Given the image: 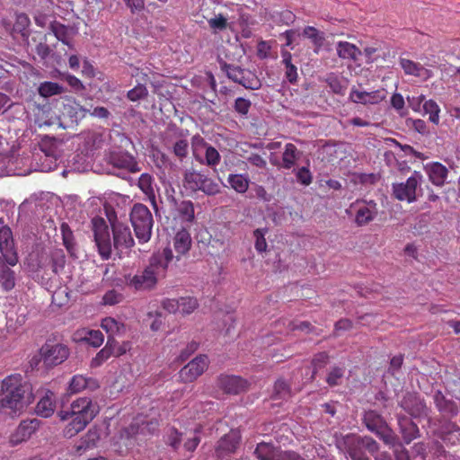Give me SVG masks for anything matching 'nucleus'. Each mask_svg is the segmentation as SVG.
<instances>
[{
  "mask_svg": "<svg viewBox=\"0 0 460 460\" xmlns=\"http://www.w3.org/2000/svg\"><path fill=\"white\" fill-rule=\"evenodd\" d=\"M91 225L93 240L102 260H109L111 257L112 246L118 252H122L124 250H130L135 244L130 228L124 223L112 224L113 244L109 226L102 217H94Z\"/></svg>",
  "mask_w": 460,
  "mask_h": 460,
  "instance_id": "1",
  "label": "nucleus"
},
{
  "mask_svg": "<svg viewBox=\"0 0 460 460\" xmlns=\"http://www.w3.org/2000/svg\"><path fill=\"white\" fill-rule=\"evenodd\" d=\"M32 401L31 386L21 374H11L0 382V415L21 413Z\"/></svg>",
  "mask_w": 460,
  "mask_h": 460,
  "instance_id": "2",
  "label": "nucleus"
},
{
  "mask_svg": "<svg viewBox=\"0 0 460 460\" xmlns=\"http://www.w3.org/2000/svg\"><path fill=\"white\" fill-rule=\"evenodd\" d=\"M99 413V407L89 397H80L73 401L69 410H62L58 416L62 420H69L63 433L71 438L84 430Z\"/></svg>",
  "mask_w": 460,
  "mask_h": 460,
  "instance_id": "3",
  "label": "nucleus"
},
{
  "mask_svg": "<svg viewBox=\"0 0 460 460\" xmlns=\"http://www.w3.org/2000/svg\"><path fill=\"white\" fill-rule=\"evenodd\" d=\"M170 247L164 249L162 253H155L151 256L149 264L142 271L134 276L126 278L127 285L137 291L149 290L155 287L159 276H164L168 264L173 259Z\"/></svg>",
  "mask_w": 460,
  "mask_h": 460,
  "instance_id": "4",
  "label": "nucleus"
},
{
  "mask_svg": "<svg viewBox=\"0 0 460 460\" xmlns=\"http://www.w3.org/2000/svg\"><path fill=\"white\" fill-rule=\"evenodd\" d=\"M66 264V257L63 252L55 253L50 259L41 258L37 265L29 264L30 272L33 279L41 285L48 284L53 275L58 274Z\"/></svg>",
  "mask_w": 460,
  "mask_h": 460,
  "instance_id": "5",
  "label": "nucleus"
},
{
  "mask_svg": "<svg viewBox=\"0 0 460 460\" xmlns=\"http://www.w3.org/2000/svg\"><path fill=\"white\" fill-rule=\"evenodd\" d=\"M130 221L139 243H147L152 236L154 218L143 203H135L130 213Z\"/></svg>",
  "mask_w": 460,
  "mask_h": 460,
  "instance_id": "6",
  "label": "nucleus"
},
{
  "mask_svg": "<svg viewBox=\"0 0 460 460\" xmlns=\"http://www.w3.org/2000/svg\"><path fill=\"white\" fill-rule=\"evenodd\" d=\"M56 108L58 111L59 120L67 126L78 124L89 112L75 97L68 95L61 96L56 100Z\"/></svg>",
  "mask_w": 460,
  "mask_h": 460,
  "instance_id": "7",
  "label": "nucleus"
},
{
  "mask_svg": "<svg viewBox=\"0 0 460 460\" xmlns=\"http://www.w3.org/2000/svg\"><path fill=\"white\" fill-rule=\"evenodd\" d=\"M422 174L414 171L405 182L394 183L393 193L394 198L401 201L404 199L415 201L418 198H421L423 196L420 188Z\"/></svg>",
  "mask_w": 460,
  "mask_h": 460,
  "instance_id": "8",
  "label": "nucleus"
},
{
  "mask_svg": "<svg viewBox=\"0 0 460 460\" xmlns=\"http://www.w3.org/2000/svg\"><path fill=\"white\" fill-rule=\"evenodd\" d=\"M107 164L127 173H137L141 167L137 158L128 151L111 150L106 154Z\"/></svg>",
  "mask_w": 460,
  "mask_h": 460,
  "instance_id": "9",
  "label": "nucleus"
},
{
  "mask_svg": "<svg viewBox=\"0 0 460 460\" xmlns=\"http://www.w3.org/2000/svg\"><path fill=\"white\" fill-rule=\"evenodd\" d=\"M241 433L237 429H231L217 440L215 446V456L217 460H231L236 453L241 443Z\"/></svg>",
  "mask_w": 460,
  "mask_h": 460,
  "instance_id": "10",
  "label": "nucleus"
},
{
  "mask_svg": "<svg viewBox=\"0 0 460 460\" xmlns=\"http://www.w3.org/2000/svg\"><path fill=\"white\" fill-rule=\"evenodd\" d=\"M44 364L55 367L63 363L69 356V349L61 343L47 341L40 350Z\"/></svg>",
  "mask_w": 460,
  "mask_h": 460,
  "instance_id": "11",
  "label": "nucleus"
},
{
  "mask_svg": "<svg viewBox=\"0 0 460 460\" xmlns=\"http://www.w3.org/2000/svg\"><path fill=\"white\" fill-rule=\"evenodd\" d=\"M208 356L200 354L180 370L179 378L182 383H191L208 369Z\"/></svg>",
  "mask_w": 460,
  "mask_h": 460,
  "instance_id": "12",
  "label": "nucleus"
},
{
  "mask_svg": "<svg viewBox=\"0 0 460 460\" xmlns=\"http://www.w3.org/2000/svg\"><path fill=\"white\" fill-rule=\"evenodd\" d=\"M0 258L5 259L10 265H16L19 261L13 232L7 226L0 227Z\"/></svg>",
  "mask_w": 460,
  "mask_h": 460,
  "instance_id": "13",
  "label": "nucleus"
},
{
  "mask_svg": "<svg viewBox=\"0 0 460 460\" xmlns=\"http://www.w3.org/2000/svg\"><path fill=\"white\" fill-rule=\"evenodd\" d=\"M217 386L227 394H239L249 387L246 379L234 375H220L217 378Z\"/></svg>",
  "mask_w": 460,
  "mask_h": 460,
  "instance_id": "14",
  "label": "nucleus"
},
{
  "mask_svg": "<svg viewBox=\"0 0 460 460\" xmlns=\"http://www.w3.org/2000/svg\"><path fill=\"white\" fill-rule=\"evenodd\" d=\"M41 421L38 419H29L21 421L16 429L10 435L9 443L12 447L28 440L40 428Z\"/></svg>",
  "mask_w": 460,
  "mask_h": 460,
  "instance_id": "15",
  "label": "nucleus"
},
{
  "mask_svg": "<svg viewBox=\"0 0 460 460\" xmlns=\"http://www.w3.org/2000/svg\"><path fill=\"white\" fill-rule=\"evenodd\" d=\"M400 406L412 418L428 415V408L424 400L415 393H406L400 402Z\"/></svg>",
  "mask_w": 460,
  "mask_h": 460,
  "instance_id": "16",
  "label": "nucleus"
},
{
  "mask_svg": "<svg viewBox=\"0 0 460 460\" xmlns=\"http://www.w3.org/2000/svg\"><path fill=\"white\" fill-rule=\"evenodd\" d=\"M376 436L382 439L385 444L393 447L394 455H396V450L404 449L394 432L383 422V420L377 414H376Z\"/></svg>",
  "mask_w": 460,
  "mask_h": 460,
  "instance_id": "17",
  "label": "nucleus"
},
{
  "mask_svg": "<svg viewBox=\"0 0 460 460\" xmlns=\"http://www.w3.org/2000/svg\"><path fill=\"white\" fill-rule=\"evenodd\" d=\"M193 140H197L202 147L205 148V158L203 159L197 153L196 148L193 149V155L196 161L201 164L215 168L221 160L219 152L212 146L208 145L202 137H195Z\"/></svg>",
  "mask_w": 460,
  "mask_h": 460,
  "instance_id": "18",
  "label": "nucleus"
},
{
  "mask_svg": "<svg viewBox=\"0 0 460 460\" xmlns=\"http://www.w3.org/2000/svg\"><path fill=\"white\" fill-rule=\"evenodd\" d=\"M99 386V383L95 378L87 377L84 375H75L69 382L67 392L74 394L84 390L94 391Z\"/></svg>",
  "mask_w": 460,
  "mask_h": 460,
  "instance_id": "19",
  "label": "nucleus"
},
{
  "mask_svg": "<svg viewBox=\"0 0 460 460\" xmlns=\"http://www.w3.org/2000/svg\"><path fill=\"white\" fill-rule=\"evenodd\" d=\"M192 240L190 232L182 228L179 230L172 239L173 249L176 252L175 258L180 261L191 248Z\"/></svg>",
  "mask_w": 460,
  "mask_h": 460,
  "instance_id": "20",
  "label": "nucleus"
},
{
  "mask_svg": "<svg viewBox=\"0 0 460 460\" xmlns=\"http://www.w3.org/2000/svg\"><path fill=\"white\" fill-rule=\"evenodd\" d=\"M433 399L436 408L443 416L453 418L458 414L457 404L454 401L447 399L442 392L437 391Z\"/></svg>",
  "mask_w": 460,
  "mask_h": 460,
  "instance_id": "21",
  "label": "nucleus"
},
{
  "mask_svg": "<svg viewBox=\"0 0 460 460\" xmlns=\"http://www.w3.org/2000/svg\"><path fill=\"white\" fill-rule=\"evenodd\" d=\"M56 410V396L49 390L40 398L36 405V413L43 418H49L53 415Z\"/></svg>",
  "mask_w": 460,
  "mask_h": 460,
  "instance_id": "22",
  "label": "nucleus"
},
{
  "mask_svg": "<svg viewBox=\"0 0 460 460\" xmlns=\"http://www.w3.org/2000/svg\"><path fill=\"white\" fill-rule=\"evenodd\" d=\"M5 259L0 258V286L4 291H10L15 287V272Z\"/></svg>",
  "mask_w": 460,
  "mask_h": 460,
  "instance_id": "23",
  "label": "nucleus"
},
{
  "mask_svg": "<svg viewBox=\"0 0 460 460\" xmlns=\"http://www.w3.org/2000/svg\"><path fill=\"white\" fill-rule=\"evenodd\" d=\"M100 437L96 429H90L77 442L75 443L74 453L81 456L88 449L96 446Z\"/></svg>",
  "mask_w": 460,
  "mask_h": 460,
  "instance_id": "24",
  "label": "nucleus"
},
{
  "mask_svg": "<svg viewBox=\"0 0 460 460\" xmlns=\"http://www.w3.org/2000/svg\"><path fill=\"white\" fill-rule=\"evenodd\" d=\"M400 430L406 444H410L413 439L420 436V429L416 423L411 419L403 416L398 418Z\"/></svg>",
  "mask_w": 460,
  "mask_h": 460,
  "instance_id": "25",
  "label": "nucleus"
},
{
  "mask_svg": "<svg viewBox=\"0 0 460 460\" xmlns=\"http://www.w3.org/2000/svg\"><path fill=\"white\" fill-rule=\"evenodd\" d=\"M439 437L447 444H460V427L456 422L447 421L442 425Z\"/></svg>",
  "mask_w": 460,
  "mask_h": 460,
  "instance_id": "26",
  "label": "nucleus"
},
{
  "mask_svg": "<svg viewBox=\"0 0 460 460\" xmlns=\"http://www.w3.org/2000/svg\"><path fill=\"white\" fill-rule=\"evenodd\" d=\"M394 53L385 42H376V62L378 66H389L393 62Z\"/></svg>",
  "mask_w": 460,
  "mask_h": 460,
  "instance_id": "27",
  "label": "nucleus"
},
{
  "mask_svg": "<svg viewBox=\"0 0 460 460\" xmlns=\"http://www.w3.org/2000/svg\"><path fill=\"white\" fill-rule=\"evenodd\" d=\"M300 155L301 153L294 144H286L284 152L282 154L281 167L286 170L291 169L296 164V161L300 158Z\"/></svg>",
  "mask_w": 460,
  "mask_h": 460,
  "instance_id": "28",
  "label": "nucleus"
},
{
  "mask_svg": "<svg viewBox=\"0 0 460 460\" xmlns=\"http://www.w3.org/2000/svg\"><path fill=\"white\" fill-rule=\"evenodd\" d=\"M448 170L440 163H434L429 169V180L437 186H442L446 181Z\"/></svg>",
  "mask_w": 460,
  "mask_h": 460,
  "instance_id": "29",
  "label": "nucleus"
},
{
  "mask_svg": "<svg viewBox=\"0 0 460 460\" xmlns=\"http://www.w3.org/2000/svg\"><path fill=\"white\" fill-rule=\"evenodd\" d=\"M337 53L343 59L357 60L361 54L360 50L354 45L347 41H341L337 45Z\"/></svg>",
  "mask_w": 460,
  "mask_h": 460,
  "instance_id": "30",
  "label": "nucleus"
},
{
  "mask_svg": "<svg viewBox=\"0 0 460 460\" xmlns=\"http://www.w3.org/2000/svg\"><path fill=\"white\" fill-rule=\"evenodd\" d=\"M254 455L259 460H277L278 450L270 443H259L255 448Z\"/></svg>",
  "mask_w": 460,
  "mask_h": 460,
  "instance_id": "31",
  "label": "nucleus"
},
{
  "mask_svg": "<svg viewBox=\"0 0 460 460\" xmlns=\"http://www.w3.org/2000/svg\"><path fill=\"white\" fill-rule=\"evenodd\" d=\"M227 181L232 189L238 193H244L249 188L250 180L244 174H229Z\"/></svg>",
  "mask_w": 460,
  "mask_h": 460,
  "instance_id": "32",
  "label": "nucleus"
},
{
  "mask_svg": "<svg viewBox=\"0 0 460 460\" xmlns=\"http://www.w3.org/2000/svg\"><path fill=\"white\" fill-rule=\"evenodd\" d=\"M38 93L40 96L49 98L64 93V87L58 83L46 81L40 84Z\"/></svg>",
  "mask_w": 460,
  "mask_h": 460,
  "instance_id": "33",
  "label": "nucleus"
},
{
  "mask_svg": "<svg viewBox=\"0 0 460 460\" xmlns=\"http://www.w3.org/2000/svg\"><path fill=\"white\" fill-rule=\"evenodd\" d=\"M153 181V177L148 173H142L138 179V187L146 195L149 201H155Z\"/></svg>",
  "mask_w": 460,
  "mask_h": 460,
  "instance_id": "34",
  "label": "nucleus"
},
{
  "mask_svg": "<svg viewBox=\"0 0 460 460\" xmlns=\"http://www.w3.org/2000/svg\"><path fill=\"white\" fill-rule=\"evenodd\" d=\"M175 207L177 215L181 221L191 222L194 219L193 203H172Z\"/></svg>",
  "mask_w": 460,
  "mask_h": 460,
  "instance_id": "35",
  "label": "nucleus"
},
{
  "mask_svg": "<svg viewBox=\"0 0 460 460\" xmlns=\"http://www.w3.org/2000/svg\"><path fill=\"white\" fill-rule=\"evenodd\" d=\"M218 63L221 70L226 73V76L235 83H237L241 78V75L246 72L245 69H243L234 65L227 64L221 58L218 60Z\"/></svg>",
  "mask_w": 460,
  "mask_h": 460,
  "instance_id": "36",
  "label": "nucleus"
},
{
  "mask_svg": "<svg viewBox=\"0 0 460 460\" xmlns=\"http://www.w3.org/2000/svg\"><path fill=\"white\" fill-rule=\"evenodd\" d=\"M246 89L257 90L261 87V84L258 76L250 70H246L237 82Z\"/></svg>",
  "mask_w": 460,
  "mask_h": 460,
  "instance_id": "37",
  "label": "nucleus"
},
{
  "mask_svg": "<svg viewBox=\"0 0 460 460\" xmlns=\"http://www.w3.org/2000/svg\"><path fill=\"white\" fill-rule=\"evenodd\" d=\"M291 395L289 385L284 379H278L274 385L273 399H288Z\"/></svg>",
  "mask_w": 460,
  "mask_h": 460,
  "instance_id": "38",
  "label": "nucleus"
},
{
  "mask_svg": "<svg viewBox=\"0 0 460 460\" xmlns=\"http://www.w3.org/2000/svg\"><path fill=\"white\" fill-rule=\"evenodd\" d=\"M326 84L330 87L331 91L335 94L344 95L347 85L342 82L339 76L334 74H331L325 79Z\"/></svg>",
  "mask_w": 460,
  "mask_h": 460,
  "instance_id": "39",
  "label": "nucleus"
},
{
  "mask_svg": "<svg viewBox=\"0 0 460 460\" xmlns=\"http://www.w3.org/2000/svg\"><path fill=\"white\" fill-rule=\"evenodd\" d=\"M400 65L404 73L409 75L420 76V72L425 70L420 64L407 58H401Z\"/></svg>",
  "mask_w": 460,
  "mask_h": 460,
  "instance_id": "40",
  "label": "nucleus"
},
{
  "mask_svg": "<svg viewBox=\"0 0 460 460\" xmlns=\"http://www.w3.org/2000/svg\"><path fill=\"white\" fill-rule=\"evenodd\" d=\"M31 21L27 14L21 13L16 14L15 22L13 24V31L20 33L22 36L28 35V28Z\"/></svg>",
  "mask_w": 460,
  "mask_h": 460,
  "instance_id": "41",
  "label": "nucleus"
},
{
  "mask_svg": "<svg viewBox=\"0 0 460 460\" xmlns=\"http://www.w3.org/2000/svg\"><path fill=\"white\" fill-rule=\"evenodd\" d=\"M303 36L311 40L315 47H321L324 40L323 33L313 26H306L303 31Z\"/></svg>",
  "mask_w": 460,
  "mask_h": 460,
  "instance_id": "42",
  "label": "nucleus"
},
{
  "mask_svg": "<svg viewBox=\"0 0 460 460\" xmlns=\"http://www.w3.org/2000/svg\"><path fill=\"white\" fill-rule=\"evenodd\" d=\"M61 234L63 243L69 252H72L75 249V237L72 230L66 223L61 225Z\"/></svg>",
  "mask_w": 460,
  "mask_h": 460,
  "instance_id": "43",
  "label": "nucleus"
},
{
  "mask_svg": "<svg viewBox=\"0 0 460 460\" xmlns=\"http://www.w3.org/2000/svg\"><path fill=\"white\" fill-rule=\"evenodd\" d=\"M423 110L426 113L429 115V119L431 122H433L434 124H438L440 109L435 101H426L423 103Z\"/></svg>",
  "mask_w": 460,
  "mask_h": 460,
  "instance_id": "44",
  "label": "nucleus"
},
{
  "mask_svg": "<svg viewBox=\"0 0 460 460\" xmlns=\"http://www.w3.org/2000/svg\"><path fill=\"white\" fill-rule=\"evenodd\" d=\"M180 312L182 314L193 313L199 306L198 300L192 296L181 297L179 299Z\"/></svg>",
  "mask_w": 460,
  "mask_h": 460,
  "instance_id": "45",
  "label": "nucleus"
},
{
  "mask_svg": "<svg viewBox=\"0 0 460 460\" xmlns=\"http://www.w3.org/2000/svg\"><path fill=\"white\" fill-rule=\"evenodd\" d=\"M111 345H106L96 354V356L91 361L92 367H98L102 364H103L106 360H108L111 357H112V352L111 350Z\"/></svg>",
  "mask_w": 460,
  "mask_h": 460,
  "instance_id": "46",
  "label": "nucleus"
},
{
  "mask_svg": "<svg viewBox=\"0 0 460 460\" xmlns=\"http://www.w3.org/2000/svg\"><path fill=\"white\" fill-rule=\"evenodd\" d=\"M148 95V90L143 84H137L127 93V98L131 102H137L145 99Z\"/></svg>",
  "mask_w": 460,
  "mask_h": 460,
  "instance_id": "47",
  "label": "nucleus"
},
{
  "mask_svg": "<svg viewBox=\"0 0 460 460\" xmlns=\"http://www.w3.org/2000/svg\"><path fill=\"white\" fill-rule=\"evenodd\" d=\"M201 432V426H198L193 430V435L189 437L184 444L183 447L186 451L189 452H194L199 444L200 443V436L199 433Z\"/></svg>",
  "mask_w": 460,
  "mask_h": 460,
  "instance_id": "48",
  "label": "nucleus"
},
{
  "mask_svg": "<svg viewBox=\"0 0 460 460\" xmlns=\"http://www.w3.org/2000/svg\"><path fill=\"white\" fill-rule=\"evenodd\" d=\"M107 344L111 345V350L112 352L113 357H119L124 355L129 349V342H123L122 344H119L113 338L109 337L107 341Z\"/></svg>",
  "mask_w": 460,
  "mask_h": 460,
  "instance_id": "49",
  "label": "nucleus"
},
{
  "mask_svg": "<svg viewBox=\"0 0 460 460\" xmlns=\"http://www.w3.org/2000/svg\"><path fill=\"white\" fill-rule=\"evenodd\" d=\"M172 152L181 161L187 157L189 154V143L186 139L177 140L172 146Z\"/></svg>",
  "mask_w": 460,
  "mask_h": 460,
  "instance_id": "50",
  "label": "nucleus"
},
{
  "mask_svg": "<svg viewBox=\"0 0 460 460\" xmlns=\"http://www.w3.org/2000/svg\"><path fill=\"white\" fill-rule=\"evenodd\" d=\"M84 340L87 343L94 348L100 347L104 340L103 334L99 330H92L87 332Z\"/></svg>",
  "mask_w": 460,
  "mask_h": 460,
  "instance_id": "51",
  "label": "nucleus"
},
{
  "mask_svg": "<svg viewBox=\"0 0 460 460\" xmlns=\"http://www.w3.org/2000/svg\"><path fill=\"white\" fill-rule=\"evenodd\" d=\"M183 433L180 432L176 428H171L168 435V444L174 450H178L181 445Z\"/></svg>",
  "mask_w": 460,
  "mask_h": 460,
  "instance_id": "52",
  "label": "nucleus"
},
{
  "mask_svg": "<svg viewBox=\"0 0 460 460\" xmlns=\"http://www.w3.org/2000/svg\"><path fill=\"white\" fill-rule=\"evenodd\" d=\"M266 232H267L266 228H263V229L258 228V229L254 230V232H253V235L256 239L255 240V249L259 252H265L267 249V243H266V240L264 237Z\"/></svg>",
  "mask_w": 460,
  "mask_h": 460,
  "instance_id": "53",
  "label": "nucleus"
},
{
  "mask_svg": "<svg viewBox=\"0 0 460 460\" xmlns=\"http://www.w3.org/2000/svg\"><path fill=\"white\" fill-rule=\"evenodd\" d=\"M101 326L110 334H114L119 332L123 325L118 323L115 319L107 317L102 321Z\"/></svg>",
  "mask_w": 460,
  "mask_h": 460,
  "instance_id": "54",
  "label": "nucleus"
},
{
  "mask_svg": "<svg viewBox=\"0 0 460 460\" xmlns=\"http://www.w3.org/2000/svg\"><path fill=\"white\" fill-rule=\"evenodd\" d=\"M209 27L214 31H224L227 28V19L222 14H218L215 18H211L208 21Z\"/></svg>",
  "mask_w": 460,
  "mask_h": 460,
  "instance_id": "55",
  "label": "nucleus"
},
{
  "mask_svg": "<svg viewBox=\"0 0 460 460\" xmlns=\"http://www.w3.org/2000/svg\"><path fill=\"white\" fill-rule=\"evenodd\" d=\"M123 299V296L116 290H109L102 297L104 305H114L120 303Z\"/></svg>",
  "mask_w": 460,
  "mask_h": 460,
  "instance_id": "56",
  "label": "nucleus"
},
{
  "mask_svg": "<svg viewBox=\"0 0 460 460\" xmlns=\"http://www.w3.org/2000/svg\"><path fill=\"white\" fill-rule=\"evenodd\" d=\"M199 189L208 195H214L219 192V185L208 178L203 179L200 182Z\"/></svg>",
  "mask_w": 460,
  "mask_h": 460,
  "instance_id": "57",
  "label": "nucleus"
},
{
  "mask_svg": "<svg viewBox=\"0 0 460 460\" xmlns=\"http://www.w3.org/2000/svg\"><path fill=\"white\" fill-rule=\"evenodd\" d=\"M344 374V370L341 367H333L330 373L328 374V376L326 378V382L329 385L334 386L339 385L340 379L342 378Z\"/></svg>",
  "mask_w": 460,
  "mask_h": 460,
  "instance_id": "58",
  "label": "nucleus"
},
{
  "mask_svg": "<svg viewBox=\"0 0 460 460\" xmlns=\"http://www.w3.org/2000/svg\"><path fill=\"white\" fill-rule=\"evenodd\" d=\"M296 180L303 185H309L312 182V173L308 167L303 166L296 172Z\"/></svg>",
  "mask_w": 460,
  "mask_h": 460,
  "instance_id": "59",
  "label": "nucleus"
},
{
  "mask_svg": "<svg viewBox=\"0 0 460 460\" xmlns=\"http://www.w3.org/2000/svg\"><path fill=\"white\" fill-rule=\"evenodd\" d=\"M251 105L252 103L249 100L239 97L234 102V111L237 113L245 116L248 114Z\"/></svg>",
  "mask_w": 460,
  "mask_h": 460,
  "instance_id": "60",
  "label": "nucleus"
},
{
  "mask_svg": "<svg viewBox=\"0 0 460 460\" xmlns=\"http://www.w3.org/2000/svg\"><path fill=\"white\" fill-rule=\"evenodd\" d=\"M68 301V295L65 288L57 289L52 295V303L58 306H62Z\"/></svg>",
  "mask_w": 460,
  "mask_h": 460,
  "instance_id": "61",
  "label": "nucleus"
},
{
  "mask_svg": "<svg viewBox=\"0 0 460 460\" xmlns=\"http://www.w3.org/2000/svg\"><path fill=\"white\" fill-rule=\"evenodd\" d=\"M372 219V212L368 208H359L356 215V223L358 226H364Z\"/></svg>",
  "mask_w": 460,
  "mask_h": 460,
  "instance_id": "62",
  "label": "nucleus"
},
{
  "mask_svg": "<svg viewBox=\"0 0 460 460\" xmlns=\"http://www.w3.org/2000/svg\"><path fill=\"white\" fill-rule=\"evenodd\" d=\"M288 328L290 331H301L305 332L306 333L313 332L314 330V327L307 321L300 322L298 323L290 322L288 324Z\"/></svg>",
  "mask_w": 460,
  "mask_h": 460,
  "instance_id": "63",
  "label": "nucleus"
},
{
  "mask_svg": "<svg viewBox=\"0 0 460 460\" xmlns=\"http://www.w3.org/2000/svg\"><path fill=\"white\" fill-rule=\"evenodd\" d=\"M285 66V77L291 84H295L297 83L298 74L297 67L294 64L284 65Z\"/></svg>",
  "mask_w": 460,
  "mask_h": 460,
  "instance_id": "64",
  "label": "nucleus"
}]
</instances>
